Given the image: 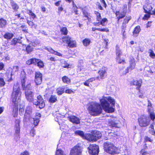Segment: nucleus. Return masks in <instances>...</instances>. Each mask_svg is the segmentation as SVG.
I'll return each instance as SVG.
<instances>
[{
    "label": "nucleus",
    "mask_w": 155,
    "mask_h": 155,
    "mask_svg": "<svg viewBox=\"0 0 155 155\" xmlns=\"http://www.w3.org/2000/svg\"><path fill=\"white\" fill-rule=\"evenodd\" d=\"M38 66L40 68H43L44 66V64L43 61H41L40 59H38V61L37 63Z\"/></svg>",
    "instance_id": "a19ab883"
},
{
    "label": "nucleus",
    "mask_w": 155,
    "mask_h": 155,
    "mask_svg": "<svg viewBox=\"0 0 155 155\" xmlns=\"http://www.w3.org/2000/svg\"><path fill=\"white\" fill-rule=\"evenodd\" d=\"M88 149L90 155H97L99 152V147L95 144H90Z\"/></svg>",
    "instance_id": "f8f14e48"
},
{
    "label": "nucleus",
    "mask_w": 155,
    "mask_h": 155,
    "mask_svg": "<svg viewBox=\"0 0 155 155\" xmlns=\"http://www.w3.org/2000/svg\"><path fill=\"white\" fill-rule=\"evenodd\" d=\"M145 140L146 141H149L150 142H152V140L149 137H147L145 138Z\"/></svg>",
    "instance_id": "774afa93"
},
{
    "label": "nucleus",
    "mask_w": 155,
    "mask_h": 155,
    "mask_svg": "<svg viewBox=\"0 0 155 155\" xmlns=\"http://www.w3.org/2000/svg\"><path fill=\"white\" fill-rule=\"evenodd\" d=\"M140 153L142 155H150L149 153L145 151V150L143 149L141 150Z\"/></svg>",
    "instance_id": "3c124183"
},
{
    "label": "nucleus",
    "mask_w": 155,
    "mask_h": 155,
    "mask_svg": "<svg viewBox=\"0 0 155 155\" xmlns=\"http://www.w3.org/2000/svg\"><path fill=\"white\" fill-rule=\"evenodd\" d=\"M108 21L107 19L105 18L101 19L100 21V24L102 26H105L106 25Z\"/></svg>",
    "instance_id": "c9c22d12"
},
{
    "label": "nucleus",
    "mask_w": 155,
    "mask_h": 155,
    "mask_svg": "<svg viewBox=\"0 0 155 155\" xmlns=\"http://www.w3.org/2000/svg\"><path fill=\"white\" fill-rule=\"evenodd\" d=\"M4 66V64L2 63H0V71L2 70Z\"/></svg>",
    "instance_id": "338daca9"
},
{
    "label": "nucleus",
    "mask_w": 155,
    "mask_h": 155,
    "mask_svg": "<svg viewBox=\"0 0 155 155\" xmlns=\"http://www.w3.org/2000/svg\"><path fill=\"white\" fill-rule=\"evenodd\" d=\"M58 145L55 155H66L63 151L58 148Z\"/></svg>",
    "instance_id": "4c0bfd02"
},
{
    "label": "nucleus",
    "mask_w": 155,
    "mask_h": 155,
    "mask_svg": "<svg viewBox=\"0 0 155 155\" xmlns=\"http://www.w3.org/2000/svg\"><path fill=\"white\" fill-rule=\"evenodd\" d=\"M69 120L71 122L76 124H79L80 123V119L74 116L69 117Z\"/></svg>",
    "instance_id": "412c9836"
},
{
    "label": "nucleus",
    "mask_w": 155,
    "mask_h": 155,
    "mask_svg": "<svg viewBox=\"0 0 155 155\" xmlns=\"http://www.w3.org/2000/svg\"><path fill=\"white\" fill-rule=\"evenodd\" d=\"M149 108L150 109H149L148 108V110L149 113L150 114V118L152 120H153L155 118V114L152 112L153 109L152 107H149Z\"/></svg>",
    "instance_id": "bb28decb"
},
{
    "label": "nucleus",
    "mask_w": 155,
    "mask_h": 155,
    "mask_svg": "<svg viewBox=\"0 0 155 155\" xmlns=\"http://www.w3.org/2000/svg\"><path fill=\"white\" fill-rule=\"evenodd\" d=\"M65 92L66 93H68L69 94H70L72 93H74V92L71 89H67L65 90Z\"/></svg>",
    "instance_id": "bf43d9fd"
},
{
    "label": "nucleus",
    "mask_w": 155,
    "mask_h": 155,
    "mask_svg": "<svg viewBox=\"0 0 155 155\" xmlns=\"http://www.w3.org/2000/svg\"><path fill=\"white\" fill-rule=\"evenodd\" d=\"M130 65L126 69L124 70L123 68L119 69V72L121 75L126 74L129 72V71H132L134 69L136 65L135 60L132 57H130L129 60Z\"/></svg>",
    "instance_id": "0eeeda50"
},
{
    "label": "nucleus",
    "mask_w": 155,
    "mask_h": 155,
    "mask_svg": "<svg viewBox=\"0 0 155 155\" xmlns=\"http://www.w3.org/2000/svg\"><path fill=\"white\" fill-rule=\"evenodd\" d=\"M24 106H23L20 105V108H19V112L20 113H21V114H22V112H23L24 111Z\"/></svg>",
    "instance_id": "6e6d98bb"
},
{
    "label": "nucleus",
    "mask_w": 155,
    "mask_h": 155,
    "mask_svg": "<svg viewBox=\"0 0 155 155\" xmlns=\"http://www.w3.org/2000/svg\"><path fill=\"white\" fill-rule=\"evenodd\" d=\"M94 14L96 16V20L97 21H100L102 19L101 14L97 11H94Z\"/></svg>",
    "instance_id": "f704fd0d"
},
{
    "label": "nucleus",
    "mask_w": 155,
    "mask_h": 155,
    "mask_svg": "<svg viewBox=\"0 0 155 155\" xmlns=\"http://www.w3.org/2000/svg\"><path fill=\"white\" fill-rule=\"evenodd\" d=\"M150 120L148 117L144 115L140 116L138 119L139 124L141 127H146L148 126Z\"/></svg>",
    "instance_id": "6e6552de"
},
{
    "label": "nucleus",
    "mask_w": 155,
    "mask_h": 155,
    "mask_svg": "<svg viewBox=\"0 0 155 155\" xmlns=\"http://www.w3.org/2000/svg\"><path fill=\"white\" fill-rule=\"evenodd\" d=\"M62 41L64 43H66L68 45V46L69 48H74L76 46L75 41L73 40L70 37L65 36L62 38Z\"/></svg>",
    "instance_id": "9d476101"
},
{
    "label": "nucleus",
    "mask_w": 155,
    "mask_h": 155,
    "mask_svg": "<svg viewBox=\"0 0 155 155\" xmlns=\"http://www.w3.org/2000/svg\"><path fill=\"white\" fill-rule=\"evenodd\" d=\"M131 19L130 16L126 17L124 19L123 23L125 24H127Z\"/></svg>",
    "instance_id": "a18cd8bd"
},
{
    "label": "nucleus",
    "mask_w": 155,
    "mask_h": 155,
    "mask_svg": "<svg viewBox=\"0 0 155 155\" xmlns=\"http://www.w3.org/2000/svg\"><path fill=\"white\" fill-rule=\"evenodd\" d=\"M108 125L111 127H117V119L116 117H112L109 119Z\"/></svg>",
    "instance_id": "6ab92c4d"
},
{
    "label": "nucleus",
    "mask_w": 155,
    "mask_h": 155,
    "mask_svg": "<svg viewBox=\"0 0 155 155\" xmlns=\"http://www.w3.org/2000/svg\"><path fill=\"white\" fill-rule=\"evenodd\" d=\"M126 27V24L123 23L122 26V32L123 33V35L124 36V33L125 32V28Z\"/></svg>",
    "instance_id": "49530a36"
},
{
    "label": "nucleus",
    "mask_w": 155,
    "mask_h": 155,
    "mask_svg": "<svg viewBox=\"0 0 155 155\" xmlns=\"http://www.w3.org/2000/svg\"><path fill=\"white\" fill-rule=\"evenodd\" d=\"M101 104L103 109L106 112L111 113L114 112L115 102L114 99L110 96H103L100 99Z\"/></svg>",
    "instance_id": "7ed1b4c3"
},
{
    "label": "nucleus",
    "mask_w": 155,
    "mask_h": 155,
    "mask_svg": "<svg viewBox=\"0 0 155 155\" xmlns=\"http://www.w3.org/2000/svg\"><path fill=\"white\" fill-rule=\"evenodd\" d=\"M126 12L123 11L122 12H120L119 11L116 12L115 14L119 20L120 19L123 18L126 15Z\"/></svg>",
    "instance_id": "b1692460"
},
{
    "label": "nucleus",
    "mask_w": 155,
    "mask_h": 155,
    "mask_svg": "<svg viewBox=\"0 0 155 155\" xmlns=\"http://www.w3.org/2000/svg\"><path fill=\"white\" fill-rule=\"evenodd\" d=\"M96 30L99 31H105L107 32L109 31V30L107 28H92V30L94 31Z\"/></svg>",
    "instance_id": "473e14b6"
},
{
    "label": "nucleus",
    "mask_w": 155,
    "mask_h": 155,
    "mask_svg": "<svg viewBox=\"0 0 155 155\" xmlns=\"http://www.w3.org/2000/svg\"><path fill=\"white\" fill-rule=\"evenodd\" d=\"M27 23L30 26H31L32 28H36L37 25H36L34 24L33 22L28 20L27 21Z\"/></svg>",
    "instance_id": "37998d69"
},
{
    "label": "nucleus",
    "mask_w": 155,
    "mask_h": 155,
    "mask_svg": "<svg viewBox=\"0 0 155 155\" xmlns=\"http://www.w3.org/2000/svg\"><path fill=\"white\" fill-rule=\"evenodd\" d=\"M21 84L23 90L25 91V95L26 98L29 101H32L33 100L34 94L31 91V87L30 83H27L25 85L26 76L24 70L21 72Z\"/></svg>",
    "instance_id": "f03ea898"
},
{
    "label": "nucleus",
    "mask_w": 155,
    "mask_h": 155,
    "mask_svg": "<svg viewBox=\"0 0 155 155\" xmlns=\"http://www.w3.org/2000/svg\"><path fill=\"white\" fill-rule=\"evenodd\" d=\"M35 130L34 129H32L31 130V131H30V134L33 137L35 135Z\"/></svg>",
    "instance_id": "5fc2aeb1"
},
{
    "label": "nucleus",
    "mask_w": 155,
    "mask_h": 155,
    "mask_svg": "<svg viewBox=\"0 0 155 155\" xmlns=\"http://www.w3.org/2000/svg\"><path fill=\"white\" fill-rule=\"evenodd\" d=\"M140 28L139 26H137L134 28L133 32V35L134 37H137L140 31Z\"/></svg>",
    "instance_id": "a878e982"
},
{
    "label": "nucleus",
    "mask_w": 155,
    "mask_h": 155,
    "mask_svg": "<svg viewBox=\"0 0 155 155\" xmlns=\"http://www.w3.org/2000/svg\"><path fill=\"white\" fill-rule=\"evenodd\" d=\"M46 49L48 51H49L52 54H54L55 55H56L59 56H62V54L61 53L55 51L53 49L51 48H47Z\"/></svg>",
    "instance_id": "393cba45"
},
{
    "label": "nucleus",
    "mask_w": 155,
    "mask_h": 155,
    "mask_svg": "<svg viewBox=\"0 0 155 155\" xmlns=\"http://www.w3.org/2000/svg\"><path fill=\"white\" fill-rule=\"evenodd\" d=\"M28 11L29 15L33 19H34L35 18H36V16L35 15L34 13H33L31 10H29Z\"/></svg>",
    "instance_id": "c03bdc74"
},
{
    "label": "nucleus",
    "mask_w": 155,
    "mask_h": 155,
    "mask_svg": "<svg viewBox=\"0 0 155 155\" xmlns=\"http://www.w3.org/2000/svg\"><path fill=\"white\" fill-rule=\"evenodd\" d=\"M61 66L64 68H69V65L67 63L66 61L63 60L61 61Z\"/></svg>",
    "instance_id": "72a5a7b5"
},
{
    "label": "nucleus",
    "mask_w": 155,
    "mask_h": 155,
    "mask_svg": "<svg viewBox=\"0 0 155 155\" xmlns=\"http://www.w3.org/2000/svg\"><path fill=\"white\" fill-rule=\"evenodd\" d=\"M18 41V39L17 38H14L13 39L12 45H15L17 43Z\"/></svg>",
    "instance_id": "4d7b16f0"
},
{
    "label": "nucleus",
    "mask_w": 155,
    "mask_h": 155,
    "mask_svg": "<svg viewBox=\"0 0 155 155\" xmlns=\"http://www.w3.org/2000/svg\"><path fill=\"white\" fill-rule=\"evenodd\" d=\"M58 13L59 14H60L61 12L63 10V8L62 6H60L58 8Z\"/></svg>",
    "instance_id": "0e129e2a"
},
{
    "label": "nucleus",
    "mask_w": 155,
    "mask_h": 155,
    "mask_svg": "<svg viewBox=\"0 0 155 155\" xmlns=\"http://www.w3.org/2000/svg\"><path fill=\"white\" fill-rule=\"evenodd\" d=\"M147 14H145L144 17L143 18V20H147L150 17V15L151 14L149 13H147Z\"/></svg>",
    "instance_id": "8fccbe9b"
},
{
    "label": "nucleus",
    "mask_w": 155,
    "mask_h": 155,
    "mask_svg": "<svg viewBox=\"0 0 155 155\" xmlns=\"http://www.w3.org/2000/svg\"><path fill=\"white\" fill-rule=\"evenodd\" d=\"M20 121L19 119H16L15 123V138L17 140L20 138Z\"/></svg>",
    "instance_id": "9b49d317"
},
{
    "label": "nucleus",
    "mask_w": 155,
    "mask_h": 155,
    "mask_svg": "<svg viewBox=\"0 0 155 155\" xmlns=\"http://www.w3.org/2000/svg\"><path fill=\"white\" fill-rule=\"evenodd\" d=\"M101 4H102V5L105 8H106L107 5L106 3L104 0H101Z\"/></svg>",
    "instance_id": "052dcab7"
},
{
    "label": "nucleus",
    "mask_w": 155,
    "mask_h": 155,
    "mask_svg": "<svg viewBox=\"0 0 155 155\" xmlns=\"http://www.w3.org/2000/svg\"><path fill=\"white\" fill-rule=\"evenodd\" d=\"M91 42V41L88 38H85L83 41V43L84 45L87 46L89 45Z\"/></svg>",
    "instance_id": "e433bc0d"
},
{
    "label": "nucleus",
    "mask_w": 155,
    "mask_h": 155,
    "mask_svg": "<svg viewBox=\"0 0 155 155\" xmlns=\"http://www.w3.org/2000/svg\"><path fill=\"white\" fill-rule=\"evenodd\" d=\"M38 100H34L33 101V104L36 106H38L40 109L43 108L45 106V103L42 97L39 95L37 97Z\"/></svg>",
    "instance_id": "ddd939ff"
},
{
    "label": "nucleus",
    "mask_w": 155,
    "mask_h": 155,
    "mask_svg": "<svg viewBox=\"0 0 155 155\" xmlns=\"http://www.w3.org/2000/svg\"><path fill=\"white\" fill-rule=\"evenodd\" d=\"M21 94L19 85L17 83L14 86L13 92L12 95V99L14 104L12 115L14 117H16L18 115V103L20 101Z\"/></svg>",
    "instance_id": "f257e3e1"
},
{
    "label": "nucleus",
    "mask_w": 155,
    "mask_h": 155,
    "mask_svg": "<svg viewBox=\"0 0 155 155\" xmlns=\"http://www.w3.org/2000/svg\"><path fill=\"white\" fill-rule=\"evenodd\" d=\"M150 57L153 58H154L155 57V54L154 53L153 51L152 50H150Z\"/></svg>",
    "instance_id": "864d4df0"
},
{
    "label": "nucleus",
    "mask_w": 155,
    "mask_h": 155,
    "mask_svg": "<svg viewBox=\"0 0 155 155\" xmlns=\"http://www.w3.org/2000/svg\"><path fill=\"white\" fill-rule=\"evenodd\" d=\"M79 8L82 10L83 14L84 17H85L89 21H91V16H90V14L87 13L85 10H83L81 7H79Z\"/></svg>",
    "instance_id": "cd10ccee"
},
{
    "label": "nucleus",
    "mask_w": 155,
    "mask_h": 155,
    "mask_svg": "<svg viewBox=\"0 0 155 155\" xmlns=\"http://www.w3.org/2000/svg\"><path fill=\"white\" fill-rule=\"evenodd\" d=\"M32 112V108L31 106H27L26 108L25 113L24 115V118L26 120L30 119V118H31Z\"/></svg>",
    "instance_id": "a211bd4d"
},
{
    "label": "nucleus",
    "mask_w": 155,
    "mask_h": 155,
    "mask_svg": "<svg viewBox=\"0 0 155 155\" xmlns=\"http://www.w3.org/2000/svg\"><path fill=\"white\" fill-rule=\"evenodd\" d=\"M122 54V52L118 48H116V60L117 61L119 64H124L126 63L124 59L121 58V56Z\"/></svg>",
    "instance_id": "4468645a"
},
{
    "label": "nucleus",
    "mask_w": 155,
    "mask_h": 155,
    "mask_svg": "<svg viewBox=\"0 0 155 155\" xmlns=\"http://www.w3.org/2000/svg\"><path fill=\"white\" fill-rule=\"evenodd\" d=\"M57 101V97L54 95H51L49 98V101L50 103H53Z\"/></svg>",
    "instance_id": "c85d7f7f"
},
{
    "label": "nucleus",
    "mask_w": 155,
    "mask_h": 155,
    "mask_svg": "<svg viewBox=\"0 0 155 155\" xmlns=\"http://www.w3.org/2000/svg\"><path fill=\"white\" fill-rule=\"evenodd\" d=\"M142 83V81L141 80H134L133 82V85L137 86V89L139 91V92H140V88L141 86Z\"/></svg>",
    "instance_id": "4be33fe9"
},
{
    "label": "nucleus",
    "mask_w": 155,
    "mask_h": 155,
    "mask_svg": "<svg viewBox=\"0 0 155 155\" xmlns=\"http://www.w3.org/2000/svg\"><path fill=\"white\" fill-rule=\"evenodd\" d=\"M32 63V64H36L38 61V59L36 58H31Z\"/></svg>",
    "instance_id": "680f3d73"
},
{
    "label": "nucleus",
    "mask_w": 155,
    "mask_h": 155,
    "mask_svg": "<svg viewBox=\"0 0 155 155\" xmlns=\"http://www.w3.org/2000/svg\"><path fill=\"white\" fill-rule=\"evenodd\" d=\"M6 24V21L5 20L1 18L0 19V27L4 28L5 27Z\"/></svg>",
    "instance_id": "7c9ffc66"
},
{
    "label": "nucleus",
    "mask_w": 155,
    "mask_h": 155,
    "mask_svg": "<svg viewBox=\"0 0 155 155\" xmlns=\"http://www.w3.org/2000/svg\"><path fill=\"white\" fill-rule=\"evenodd\" d=\"M42 74L40 72H36L35 74V82L36 85L40 84L42 81Z\"/></svg>",
    "instance_id": "2eb2a0df"
},
{
    "label": "nucleus",
    "mask_w": 155,
    "mask_h": 155,
    "mask_svg": "<svg viewBox=\"0 0 155 155\" xmlns=\"http://www.w3.org/2000/svg\"><path fill=\"white\" fill-rule=\"evenodd\" d=\"M33 48L32 46L30 45H28L26 48V51L28 53H29L33 50Z\"/></svg>",
    "instance_id": "ea45409f"
},
{
    "label": "nucleus",
    "mask_w": 155,
    "mask_h": 155,
    "mask_svg": "<svg viewBox=\"0 0 155 155\" xmlns=\"http://www.w3.org/2000/svg\"><path fill=\"white\" fill-rule=\"evenodd\" d=\"M107 69L105 67L101 69L98 72L99 76L96 77V78L99 80L105 78L107 75Z\"/></svg>",
    "instance_id": "f3484780"
},
{
    "label": "nucleus",
    "mask_w": 155,
    "mask_h": 155,
    "mask_svg": "<svg viewBox=\"0 0 155 155\" xmlns=\"http://www.w3.org/2000/svg\"><path fill=\"white\" fill-rule=\"evenodd\" d=\"M9 70L10 71H12V69L11 68H9ZM18 70V67L17 66H15L13 67L12 71H17Z\"/></svg>",
    "instance_id": "de8ad7c7"
},
{
    "label": "nucleus",
    "mask_w": 155,
    "mask_h": 155,
    "mask_svg": "<svg viewBox=\"0 0 155 155\" xmlns=\"http://www.w3.org/2000/svg\"><path fill=\"white\" fill-rule=\"evenodd\" d=\"M20 155H30V154L28 151L25 150L21 153Z\"/></svg>",
    "instance_id": "13d9d810"
},
{
    "label": "nucleus",
    "mask_w": 155,
    "mask_h": 155,
    "mask_svg": "<svg viewBox=\"0 0 155 155\" xmlns=\"http://www.w3.org/2000/svg\"><path fill=\"white\" fill-rule=\"evenodd\" d=\"M88 110L90 114L93 116H97L102 112V108L98 103L92 102L89 104Z\"/></svg>",
    "instance_id": "39448f33"
},
{
    "label": "nucleus",
    "mask_w": 155,
    "mask_h": 155,
    "mask_svg": "<svg viewBox=\"0 0 155 155\" xmlns=\"http://www.w3.org/2000/svg\"><path fill=\"white\" fill-rule=\"evenodd\" d=\"M75 134L81 136L83 138L86 139L89 141H96L101 137L102 134L99 131H94L92 134H84L83 132L81 130H77L75 132Z\"/></svg>",
    "instance_id": "20e7f679"
},
{
    "label": "nucleus",
    "mask_w": 155,
    "mask_h": 155,
    "mask_svg": "<svg viewBox=\"0 0 155 155\" xmlns=\"http://www.w3.org/2000/svg\"><path fill=\"white\" fill-rule=\"evenodd\" d=\"M104 149L105 152L111 154L118 153L117 148L113 143L109 142H106L104 144Z\"/></svg>",
    "instance_id": "423d86ee"
},
{
    "label": "nucleus",
    "mask_w": 155,
    "mask_h": 155,
    "mask_svg": "<svg viewBox=\"0 0 155 155\" xmlns=\"http://www.w3.org/2000/svg\"><path fill=\"white\" fill-rule=\"evenodd\" d=\"M98 22H94L93 23V24L95 26H99V25H101L100 24V21H97Z\"/></svg>",
    "instance_id": "69168bd1"
},
{
    "label": "nucleus",
    "mask_w": 155,
    "mask_h": 155,
    "mask_svg": "<svg viewBox=\"0 0 155 155\" xmlns=\"http://www.w3.org/2000/svg\"><path fill=\"white\" fill-rule=\"evenodd\" d=\"M64 92V89L62 87H59L56 90V93L59 95L62 94Z\"/></svg>",
    "instance_id": "2f4dec72"
},
{
    "label": "nucleus",
    "mask_w": 155,
    "mask_h": 155,
    "mask_svg": "<svg viewBox=\"0 0 155 155\" xmlns=\"http://www.w3.org/2000/svg\"><path fill=\"white\" fill-rule=\"evenodd\" d=\"M5 84V82L4 79L2 78H0V87H3Z\"/></svg>",
    "instance_id": "09e8293b"
},
{
    "label": "nucleus",
    "mask_w": 155,
    "mask_h": 155,
    "mask_svg": "<svg viewBox=\"0 0 155 155\" xmlns=\"http://www.w3.org/2000/svg\"><path fill=\"white\" fill-rule=\"evenodd\" d=\"M65 126L64 127V126L63 125H61L60 127V128L61 130H64V129H66V128H67L68 126L67 125H65Z\"/></svg>",
    "instance_id": "e2e57ef3"
},
{
    "label": "nucleus",
    "mask_w": 155,
    "mask_h": 155,
    "mask_svg": "<svg viewBox=\"0 0 155 155\" xmlns=\"http://www.w3.org/2000/svg\"><path fill=\"white\" fill-rule=\"evenodd\" d=\"M153 0H146V3L143 6V8L145 13H149L154 7V4L152 3Z\"/></svg>",
    "instance_id": "1a4fd4ad"
},
{
    "label": "nucleus",
    "mask_w": 155,
    "mask_h": 155,
    "mask_svg": "<svg viewBox=\"0 0 155 155\" xmlns=\"http://www.w3.org/2000/svg\"><path fill=\"white\" fill-rule=\"evenodd\" d=\"M84 71V69L83 68V66H81L78 68V72H81L83 73V71Z\"/></svg>",
    "instance_id": "603ef678"
},
{
    "label": "nucleus",
    "mask_w": 155,
    "mask_h": 155,
    "mask_svg": "<svg viewBox=\"0 0 155 155\" xmlns=\"http://www.w3.org/2000/svg\"><path fill=\"white\" fill-rule=\"evenodd\" d=\"M63 81L67 84H68L70 82V80L68 77L66 76H64L62 78Z\"/></svg>",
    "instance_id": "58836bf2"
},
{
    "label": "nucleus",
    "mask_w": 155,
    "mask_h": 155,
    "mask_svg": "<svg viewBox=\"0 0 155 155\" xmlns=\"http://www.w3.org/2000/svg\"><path fill=\"white\" fill-rule=\"evenodd\" d=\"M10 5L12 8L15 12H17L19 8L18 5L14 1L10 0Z\"/></svg>",
    "instance_id": "5701e85b"
},
{
    "label": "nucleus",
    "mask_w": 155,
    "mask_h": 155,
    "mask_svg": "<svg viewBox=\"0 0 155 155\" xmlns=\"http://www.w3.org/2000/svg\"><path fill=\"white\" fill-rule=\"evenodd\" d=\"M41 114L39 113H37L36 114V115L35 118H30L29 120H30V119H31L33 120L34 121V124L35 126H36L38 125L39 122V119L41 117Z\"/></svg>",
    "instance_id": "aec40b11"
},
{
    "label": "nucleus",
    "mask_w": 155,
    "mask_h": 155,
    "mask_svg": "<svg viewBox=\"0 0 155 155\" xmlns=\"http://www.w3.org/2000/svg\"><path fill=\"white\" fill-rule=\"evenodd\" d=\"M13 36V34L12 33L7 32L4 35V38L7 39H10Z\"/></svg>",
    "instance_id": "c756f323"
},
{
    "label": "nucleus",
    "mask_w": 155,
    "mask_h": 155,
    "mask_svg": "<svg viewBox=\"0 0 155 155\" xmlns=\"http://www.w3.org/2000/svg\"><path fill=\"white\" fill-rule=\"evenodd\" d=\"M81 152V148L78 146H76L71 149L70 155H80Z\"/></svg>",
    "instance_id": "dca6fc26"
},
{
    "label": "nucleus",
    "mask_w": 155,
    "mask_h": 155,
    "mask_svg": "<svg viewBox=\"0 0 155 155\" xmlns=\"http://www.w3.org/2000/svg\"><path fill=\"white\" fill-rule=\"evenodd\" d=\"M61 33L64 35H66L68 33V30L66 27H64L61 29Z\"/></svg>",
    "instance_id": "79ce46f5"
}]
</instances>
